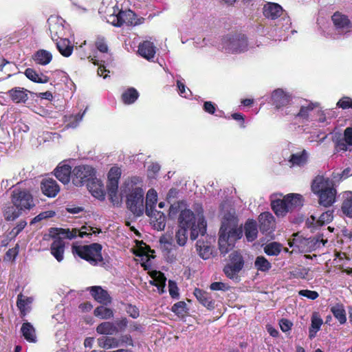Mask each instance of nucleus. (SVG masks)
Instances as JSON below:
<instances>
[{
	"instance_id": "f257e3e1",
	"label": "nucleus",
	"mask_w": 352,
	"mask_h": 352,
	"mask_svg": "<svg viewBox=\"0 0 352 352\" xmlns=\"http://www.w3.org/2000/svg\"><path fill=\"white\" fill-rule=\"evenodd\" d=\"M121 195L126 197L127 208L136 217H141L144 212V192L143 179L133 176L125 180L121 187Z\"/></svg>"
},
{
	"instance_id": "f03ea898",
	"label": "nucleus",
	"mask_w": 352,
	"mask_h": 352,
	"mask_svg": "<svg viewBox=\"0 0 352 352\" xmlns=\"http://www.w3.org/2000/svg\"><path fill=\"white\" fill-rule=\"evenodd\" d=\"M219 248L221 254L226 255L234 246L235 242L243 236V229L238 228L234 217H224L219 230Z\"/></svg>"
},
{
	"instance_id": "7ed1b4c3",
	"label": "nucleus",
	"mask_w": 352,
	"mask_h": 352,
	"mask_svg": "<svg viewBox=\"0 0 352 352\" xmlns=\"http://www.w3.org/2000/svg\"><path fill=\"white\" fill-rule=\"evenodd\" d=\"M178 226L190 231V239H197L199 235L204 236L206 232L207 223L203 214V210L195 214L191 210L186 208L181 211L178 217Z\"/></svg>"
},
{
	"instance_id": "20e7f679",
	"label": "nucleus",
	"mask_w": 352,
	"mask_h": 352,
	"mask_svg": "<svg viewBox=\"0 0 352 352\" xmlns=\"http://www.w3.org/2000/svg\"><path fill=\"white\" fill-rule=\"evenodd\" d=\"M311 190L318 197V204L329 207L336 201V189L333 181L322 175L316 176L312 182Z\"/></svg>"
},
{
	"instance_id": "39448f33",
	"label": "nucleus",
	"mask_w": 352,
	"mask_h": 352,
	"mask_svg": "<svg viewBox=\"0 0 352 352\" xmlns=\"http://www.w3.org/2000/svg\"><path fill=\"white\" fill-rule=\"evenodd\" d=\"M331 20L333 26L323 30L322 35L324 37L338 40L350 36L352 32V23L347 16L336 12L332 15Z\"/></svg>"
},
{
	"instance_id": "423d86ee",
	"label": "nucleus",
	"mask_w": 352,
	"mask_h": 352,
	"mask_svg": "<svg viewBox=\"0 0 352 352\" xmlns=\"http://www.w3.org/2000/svg\"><path fill=\"white\" fill-rule=\"evenodd\" d=\"M56 231H58V237L54 236V239L51 244L50 251L51 254L58 262H61L64 258L65 245L63 239H72L76 238L77 236L80 238H84L92 234L87 231L78 230L77 229L69 230V229L60 228L59 230L56 229Z\"/></svg>"
},
{
	"instance_id": "0eeeda50",
	"label": "nucleus",
	"mask_w": 352,
	"mask_h": 352,
	"mask_svg": "<svg viewBox=\"0 0 352 352\" xmlns=\"http://www.w3.org/2000/svg\"><path fill=\"white\" fill-rule=\"evenodd\" d=\"M273 104L282 115H289L295 113L294 104L297 100L290 94L282 89H277L272 93Z\"/></svg>"
},
{
	"instance_id": "6e6552de",
	"label": "nucleus",
	"mask_w": 352,
	"mask_h": 352,
	"mask_svg": "<svg viewBox=\"0 0 352 352\" xmlns=\"http://www.w3.org/2000/svg\"><path fill=\"white\" fill-rule=\"evenodd\" d=\"M221 47L226 53H243L248 50V38L243 34L227 35L222 38Z\"/></svg>"
},
{
	"instance_id": "1a4fd4ad",
	"label": "nucleus",
	"mask_w": 352,
	"mask_h": 352,
	"mask_svg": "<svg viewBox=\"0 0 352 352\" xmlns=\"http://www.w3.org/2000/svg\"><path fill=\"white\" fill-rule=\"evenodd\" d=\"M294 107L295 113L290 114L294 116V119L302 123L314 120V116L318 107L316 104L305 100L297 99Z\"/></svg>"
},
{
	"instance_id": "9d476101",
	"label": "nucleus",
	"mask_w": 352,
	"mask_h": 352,
	"mask_svg": "<svg viewBox=\"0 0 352 352\" xmlns=\"http://www.w3.org/2000/svg\"><path fill=\"white\" fill-rule=\"evenodd\" d=\"M74 251L78 256L93 265H96L103 261L101 254L102 245L99 243L78 246L74 248Z\"/></svg>"
},
{
	"instance_id": "9b49d317",
	"label": "nucleus",
	"mask_w": 352,
	"mask_h": 352,
	"mask_svg": "<svg viewBox=\"0 0 352 352\" xmlns=\"http://www.w3.org/2000/svg\"><path fill=\"white\" fill-rule=\"evenodd\" d=\"M113 10L112 13L107 15V21L114 26L121 27L126 25H135L138 24V19L135 14L131 10H119L118 8Z\"/></svg>"
},
{
	"instance_id": "f8f14e48",
	"label": "nucleus",
	"mask_w": 352,
	"mask_h": 352,
	"mask_svg": "<svg viewBox=\"0 0 352 352\" xmlns=\"http://www.w3.org/2000/svg\"><path fill=\"white\" fill-rule=\"evenodd\" d=\"M331 134L336 151H352V127H347L343 133L333 131Z\"/></svg>"
},
{
	"instance_id": "ddd939ff",
	"label": "nucleus",
	"mask_w": 352,
	"mask_h": 352,
	"mask_svg": "<svg viewBox=\"0 0 352 352\" xmlns=\"http://www.w3.org/2000/svg\"><path fill=\"white\" fill-rule=\"evenodd\" d=\"M94 176H95V170L91 166H76L72 171V183L76 186H82L87 185Z\"/></svg>"
},
{
	"instance_id": "4468645a",
	"label": "nucleus",
	"mask_w": 352,
	"mask_h": 352,
	"mask_svg": "<svg viewBox=\"0 0 352 352\" xmlns=\"http://www.w3.org/2000/svg\"><path fill=\"white\" fill-rule=\"evenodd\" d=\"M243 265L244 260L242 255L239 252L234 251L230 254V263L224 267L223 272L228 278L234 279L237 277Z\"/></svg>"
},
{
	"instance_id": "2eb2a0df",
	"label": "nucleus",
	"mask_w": 352,
	"mask_h": 352,
	"mask_svg": "<svg viewBox=\"0 0 352 352\" xmlns=\"http://www.w3.org/2000/svg\"><path fill=\"white\" fill-rule=\"evenodd\" d=\"M12 202L21 211L26 209L30 210L34 206L32 195L26 190H14L12 192Z\"/></svg>"
},
{
	"instance_id": "dca6fc26",
	"label": "nucleus",
	"mask_w": 352,
	"mask_h": 352,
	"mask_svg": "<svg viewBox=\"0 0 352 352\" xmlns=\"http://www.w3.org/2000/svg\"><path fill=\"white\" fill-rule=\"evenodd\" d=\"M333 219V210H328L323 212L318 219L314 215H311L305 221V226L314 232L324 225L329 223Z\"/></svg>"
},
{
	"instance_id": "f3484780",
	"label": "nucleus",
	"mask_w": 352,
	"mask_h": 352,
	"mask_svg": "<svg viewBox=\"0 0 352 352\" xmlns=\"http://www.w3.org/2000/svg\"><path fill=\"white\" fill-rule=\"evenodd\" d=\"M65 21L60 17L51 16L48 19L49 28L52 41L58 40L66 36Z\"/></svg>"
},
{
	"instance_id": "a211bd4d",
	"label": "nucleus",
	"mask_w": 352,
	"mask_h": 352,
	"mask_svg": "<svg viewBox=\"0 0 352 352\" xmlns=\"http://www.w3.org/2000/svg\"><path fill=\"white\" fill-rule=\"evenodd\" d=\"M160 243L164 255L168 263H174L177 259L178 248L173 243V239L164 236L160 238Z\"/></svg>"
},
{
	"instance_id": "6ab92c4d",
	"label": "nucleus",
	"mask_w": 352,
	"mask_h": 352,
	"mask_svg": "<svg viewBox=\"0 0 352 352\" xmlns=\"http://www.w3.org/2000/svg\"><path fill=\"white\" fill-rule=\"evenodd\" d=\"M122 172L119 167L113 166L111 168L108 173L107 190L109 196L112 199L116 196L118 189V183Z\"/></svg>"
},
{
	"instance_id": "aec40b11",
	"label": "nucleus",
	"mask_w": 352,
	"mask_h": 352,
	"mask_svg": "<svg viewBox=\"0 0 352 352\" xmlns=\"http://www.w3.org/2000/svg\"><path fill=\"white\" fill-rule=\"evenodd\" d=\"M309 153L305 149L292 153L288 160L290 168H303L309 161Z\"/></svg>"
},
{
	"instance_id": "412c9836",
	"label": "nucleus",
	"mask_w": 352,
	"mask_h": 352,
	"mask_svg": "<svg viewBox=\"0 0 352 352\" xmlns=\"http://www.w3.org/2000/svg\"><path fill=\"white\" fill-rule=\"evenodd\" d=\"M259 228L262 233L269 234L275 228V219L274 216L269 212L261 213L258 217Z\"/></svg>"
},
{
	"instance_id": "4be33fe9",
	"label": "nucleus",
	"mask_w": 352,
	"mask_h": 352,
	"mask_svg": "<svg viewBox=\"0 0 352 352\" xmlns=\"http://www.w3.org/2000/svg\"><path fill=\"white\" fill-rule=\"evenodd\" d=\"M91 295L99 303L107 306L111 303L112 298L107 290L100 286H92L89 288Z\"/></svg>"
},
{
	"instance_id": "5701e85b",
	"label": "nucleus",
	"mask_w": 352,
	"mask_h": 352,
	"mask_svg": "<svg viewBox=\"0 0 352 352\" xmlns=\"http://www.w3.org/2000/svg\"><path fill=\"white\" fill-rule=\"evenodd\" d=\"M41 188L43 193L48 197H54L60 191V187L56 181L47 177L43 179Z\"/></svg>"
},
{
	"instance_id": "b1692460",
	"label": "nucleus",
	"mask_w": 352,
	"mask_h": 352,
	"mask_svg": "<svg viewBox=\"0 0 352 352\" xmlns=\"http://www.w3.org/2000/svg\"><path fill=\"white\" fill-rule=\"evenodd\" d=\"M88 190L96 198L102 200L104 199L105 192L104 186L100 179L95 176L86 185Z\"/></svg>"
},
{
	"instance_id": "393cba45",
	"label": "nucleus",
	"mask_w": 352,
	"mask_h": 352,
	"mask_svg": "<svg viewBox=\"0 0 352 352\" xmlns=\"http://www.w3.org/2000/svg\"><path fill=\"white\" fill-rule=\"evenodd\" d=\"M138 53L145 59L151 60L155 57L156 47L152 42L144 41L140 43L138 46Z\"/></svg>"
},
{
	"instance_id": "a878e982",
	"label": "nucleus",
	"mask_w": 352,
	"mask_h": 352,
	"mask_svg": "<svg viewBox=\"0 0 352 352\" xmlns=\"http://www.w3.org/2000/svg\"><path fill=\"white\" fill-rule=\"evenodd\" d=\"M264 16L272 20H275L283 14V8L275 3H267L263 7Z\"/></svg>"
},
{
	"instance_id": "bb28decb",
	"label": "nucleus",
	"mask_w": 352,
	"mask_h": 352,
	"mask_svg": "<svg viewBox=\"0 0 352 352\" xmlns=\"http://www.w3.org/2000/svg\"><path fill=\"white\" fill-rule=\"evenodd\" d=\"M108 57L104 56V54H102V56L100 57L99 55L94 56V58H91L93 63L95 65H99L98 69V74L100 76H103L104 78H106L108 76V74L109 71L106 69V65H108L112 61V58H110V60L107 62Z\"/></svg>"
},
{
	"instance_id": "cd10ccee",
	"label": "nucleus",
	"mask_w": 352,
	"mask_h": 352,
	"mask_svg": "<svg viewBox=\"0 0 352 352\" xmlns=\"http://www.w3.org/2000/svg\"><path fill=\"white\" fill-rule=\"evenodd\" d=\"M157 201V192L151 188L148 190L146 196V203L144 205V211L147 216H151L155 211V204Z\"/></svg>"
},
{
	"instance_id": "c85d7f7f",
	"label": "nucleus",
	"mask_w": 352,
	"mask_h": 352,
	"mask_svg": "<svg viewBox=\"0 0 352 352\" xmlns=\"http://www.w3.org/2000/svg\"><path fill=\"white\" fill-rule=\"evenodd\" d=\"M72 168L67 164L58 166L54 170L56 177L64 184L69 182L72 177Z\"/></svg>"
},
{
	"instance_id": "c756f323",
	"label": "nucleus",
	"mask_w": 352,
	"mask_h": 352,
	"mask_svg": "<svg viewBox=\"0 0 352 352\" xmlns=\"http://www.w3.org/2000/svg\"><path fill=\"white\" fill-rule=\"evenodd\" d=\"M28 93L30 91L21 87H14L8 91V94L16 103L25 102L28 99Z\"/></svg>"
},
{
	"instance_id": "7c9ffc66",
	"label": "nucleus",
	"mask_w": 352,
	"mask_h": 352,
	"mask_svg": "<svg viewBox=\"0 0 352 352\" xmlns=\"http://www.w3.org/2000/svg\"><path fill=\"white\" fill-rule=\"evenodd\" d=\"M54 41L56 43L57 50L63 56H71L73 52V45L68 38L63 37Z\"/></svg>"
},
{
	"instance_id": "2f4dec72",
	"label": "nucleus",
	"mask_w": 352,
	"mask_h": 352,
	"mask_svg": "<svg viewBox=\"0 0 352 352\" xmlns=\"http://www.w3.org/2000/svg\"><path fill=\"white\" fill-rule=\"evenodd\" d=\"M21 332L28 342L32 343L36 342V330L30 322H23L21 328Z\"/></svg>"
},
{
	"instance_id": "473e14b6",
	"label": "nucleus",
	"mask_w": 352,
	"mask_h": 352,
	"mask_svg": "<svg viewBox=\"0 0 352 352\" xmlns=\"http://www.w3.org/2000/svg\"><path fill=\"white\" fill-rule=\"evenodd\" d=\"M287 204L285 198L274 200L271 204L273 211L278 217H283L289 211Z\"/></svg>"
},
{
	"instance_id": "72a5a7b5",
	"label": "nucleus",
	"mask_w": 352,
	"mask_h": 352,
	"mask_svg": "<svg viewBox=\"0 0 352 352\" xmlns=\"http://www.w3.org/2000/svg\"><path fill=\"white\" fill-rule=\"evenodd\" d=\"M311 326L309 329V338L311 340L316 336L317 332L320 329L323 321L319 314L313 313L311 318Z\"/></svg>"
},
{
	"instance_id": "f704fd0d",
	"label": "nucleus",
	"mask_w": 352,
	"mask_h": 352,
	"mask_svg": "<svg viewBox=\"0 0 352 352\" xmlns=\"http://www.w3.org/2000/svg\"><path fill=\"white\" fill-rule=\"evenodd\" d=\"M194 294L199 302L204 307L212 309L214 307V302L212 301L210 294L200 289L196 288Z\"/></svg>"
},
{
	"instance_id": "c9c22d12",
	"label": "nucleus",
	"mask_w": 352,
	"mask_h": 352,
	"mask_svg": "<svg viewBox=\"0 0 352 352\" xmlns=\"http://www.w3.org/2000/svg\"><path fill=\"white\" fill-rule=\"evenodd\" d=\"M245 235L250 242L254 241L257 237L258 229L256 222L254 220H248L244 226Z\"/></svg>"
},
{
	"instance_id": "e433bc0d",
	"label": "nucleus",
	"mask_w": 352,
	"mask_h": 352,
	"mask_svg": "<svg viewBox=\"0 0 352 352\" xmlns=\"http://www.w3.org/2000/svg\"><path fill=\"white\" fill-rule=\"evenodd\" d=\"M32 302L33 298L32 297L24 296L22 294L18 295L16 305L21 315L25 316L29 312Z\"/></svg>"
},
{
	"instance_id": "4c0bfd02",
	"label": "nucleus",
	"mask_w": 352,
	"mask_h": 352,
	"mask_svg": "<svg viewBox=\"0 0 352 352\" xmlns=\"http://www.w3.org/2000/svg\"><path fill=\"white\" fill-rule=\"evenodd\" d=\"M34 60L39 65H46L49 64L52 59V54L45 50H38L33 55Z\"/></svg>"
},
{
	"instance_id": "58836bf2",
	"label": "nucleus",
	"mask_w": 352,
	"mask_h": 352,
	"mask_svg": "<svg viewBox=\"0 0 352 352\" xmlns=\"http://www.w3.org/2000/svg\"><path fill=\"white\" fill-rule=\"evenodd\" d=\"M151 218L153 223V227L157 230H163L166 226V216L165 214L160 211L153 212V214L151 216H148Z\"/></svg>"
},
{
	"instance_id": "ea45409f",
	"label": "nucleus",
	"mask_w": 352,
	"mask_h": 352,
	"mask_svg": "<svg viewBox=\"0 0 352 352\" xmlns=\"http://www.w3.org/2000/svg\"><path fill=\"white\" fill-rule=\"evenodd\" d=\"M96 331L102 335H114L118 332V328L113 322H104L97 327Z\"/></svg>"
},
{
	"instance_id": "a19ab883",
	"label": "nucleus",
	"mask_w": 352,
	"mask_h": 352,
	"mask_svg": "<svg viewBox=\"0 0 352 352\" xmlns=\"http://www.w3.org/2000/svg\"><path fill=\"white\" fill-rule=\"evenodd\" d=\"M24 74L28 79L35 82L46 83L49 81V78L47 76L38 74L32 68L26 69Z\"/></svg>"
},
{
	"instance_id": "79ce46f5",
	"label": "nucleus",
	"mask_w": 352,
	"mask_h": 352,
	"mask_svg": "<svg viewBox=\"0 0 352 352\" xmlns=\"http://www.w3.org/2000/svg\"><path fill=\"white\" fill-rule=\"evenodd\" d=\"M138 97L139 94L133 87L127 89L122 94V102L126 104H131L134 103L138 100Z\"/></svg>"
},
{
	"instance_id": "37998d69",
	"label": "nucleus",
	"mask_w": 352,
	"mask_h": 352,
	"mask_svg": "<svg viewBox=\"0 0 352 352\" xmlns=\"http://www.w3.org/2000/svg\"><path fill=\"white\" fill-rule=\"evenodd\" d=\"M309 243V239H305L300 236L298 234L294 235L292 241H289L288 244L290 248H296L300 252L306 251L305 245Z\"/></svg>"
},
{
	"instance_id": "c03bdc74",
	"label": "nucleus",
	"mask_w": 352,
	"mask_h": 352,
	"mask_svg": "<svg viewBox=\"0 0 352 352\" xmlns=\"http://www.w3.org/2000/svg\"><path fill=\"white\" fill-rule=\"evenodd\" d=\"M331 311L333 316L340 324H344L346 321V311L344 306L341 304H336L331 307Z\"/></svg>"
},
{
	"instance_id": "a18cd8bd",
	"label": "nucleus",
	"mask_w": 352,
	"mask_h": 352,
	"mask_svg": "<svg viewBox=\"0 0 352 352\" xmlns=\"http://www.w3.org/2000/svg\"><path fill=\"white\" fill-rule=\"evenodd\" d=\"M285 199L289 210L302 206V197L299 194H289Z\"/></svg>"
},
{
	"instance_id": "49530a36",
	"label": "nucleus",
	"mask_w": 352,
	"mask_h": 352,
	"mask_svg": "<svg viewBox=\"0 0 352 352\" xmlns=\"http://www.w3.org/2000/svg\"><path fill=\"white\" fill-rule=\"evenodd\" d=\"M21 214V210L15 205L7 206L3 212V216L7 221H14Z\"/></svg>"
},
{
	"instance_id": "de8ad7c7",
	"label": "nucleus",
	"mask_w": 352,
	"mask_h": 352,
	"mask_svg": "<svg viewBox=\"0 0 352 352\" xmlns=\"http://www.w3.org/2000/svg\"><path fill=\"white\" fill-rule=\"evenodd\" d=\"M342 211L346 217L352 218V192H346Z\"/></svg>"
},
{
	"instance_id": "09e8293b",
	"label": "nucleus",
	"mask_w": 352,
	"mask_h": 352,
	"mask_svg": "<svg viewBox=\"0 0 352 352\" xmlns=\"http://www.w3.org/2000/svg\"><path fill=\"white\" fill-rule=\"evenodd\" d=\"M100 346L105 349L117 348L120 345V341L113 337H103L99 339Z\"/></svg>"
},
{
	"instance_id": "8fccbe9b",
	"label": "nucleus",
	"mask_w": 352,
	"mask_h": 352,
	"mask_svg": "<svg viewBox=\"0 0 352 352\" xmlns=\"http://www.w3.org/2000/svg\"><path fill=\"white\" fill-rule=\"evenodd\" d=\"M197 250L199 256L204 260L208 259L212 254V248L208 245H205L204 242L197 241L196 244Z\"/></svg>"
},
{
	"instance_id": "3c124183",
	"label": "nucleus",
	"mask_w": 352,
	"mask_h": 352,
	"mask_svg": "<svg viewBox=\"0 0 352 352\" xmlns=\"http://www.w3.org/2000/svg\"><path fill=\"white\" fill-rule=\"evenodd\" d=\"M94 315L101 319H109L113 317V312L111 309L103 305L95 309Z\"/></svg>"
},
{
	"instance_id": "603ef678",
	"label": "nucleus",
	"mask_w": 352,
	"mask_h": 352,
	"mask_svg": "<svg viewBox=\"0 0 352 352\" xmlns=\"http://www.w3.org/2000/svg\"><path fill=\"white\" fill-rule=\"evenodd\" d=\"M188 230L184 228L178 226V229L175 234V240L179 246H184L188 239Z\"/></svg>"
},
{
	"instance_id": "864d4df0",
	"label": "nucleus",
	"mask_w": 352,
	"mask_h": 352,
	"mask_svg": "<svg viewBox=\"0 0 352 352\" xmlns=\"http://www.w3.org/2000/svg\"><path fill=\"white\" fill-rule=\"evenodd\" d=\"M254 265L258 271L267 272L271 267V263L263 256L256 258Z\"/></svg>"
},
{
	"instance_id": "5fc2aeb1",
	"label": "nucleus",
	"mask_w": 352,
	"mask_h": 352,
	"mask_svg": "<svg viewBox=\"0 0 352 352\" xmlns=\"http://www.w3.org/2000/svg\"><path fill=\"white\" fill-rule=\"evenodd\" d=\"M264 252L270 256H277L281 252V245L276 242L270 243L265 247Z\"/></svg>"
},
{
	"instance_id": "6e6d98bb",
	"label": "nucleus",
	"mask_w": 352,
	"mask_h": 352,
	"mask_svg": "<svg viewBox=\"0 0 352 352\" xmlns=\"http://www.w3.org/2000/svg\"><path fill=\"white\" fill-rule=\"evenodd\" d=\"M186 209V203L185 201H179L171 204L169 208V216L175 217L177 213L181 212L183 210Z\"/></svg>"
},
{
	"instance_id": "4d7b16f0",
	"label": "nucleus",
	"mask_w": 352,
	"mask_h": 352,
	"mask_svg": "<svg viewBox=\"0 0 352 352\" xmlns=\"http://www.w3.org/2000/svg\"><path fill=\"white\" fill-rule=\"evenodd\" d=\"M166 282V278L164 276L163 274L161 273L156 279L151 280L150 283L157 288V290L160 294H163L164 292Z\"/></svg>"
},
{
	"instance_id": "13d9d810",
	"label": "nucleus",
	"mask_w": 352,
	"mask_h": 352,
	"mask_svg": "<svg viewBox=\"0 0 352 352\" xmlns=\"http://www.w3.org/2000/svg\"><path fill=\"white\" fill-rule=\"evenodd\" d=\"M171 311L178 316H183L187 313V305L184 301H179L173 305Z\"/></svg>"
},
{
	"instance_id": "bf43d9fd",
	"label": "nucleus",
	"mask_w": 352,
	"mask_h": 352,
	"mask_svg": "<svg viewBox=\"0 0 352 352\" xmlns=\"http://www.w3.org/2000/svg\"><path fill=\"white\" fill-rule=\"evenodd\" d=\"M312 122H318L320 126H324L330 123V122L327 120V113H325L324 111L318 109V108H316V114L314 116V120Z\"/></svg>"
},
{
	"instance_id": "052dcab7",
	"label": "nucleus",
	"mask_w": 352,
	"mask_h": 352,
	"mask_svg": "<svg viewBox=\"0 0 352 352\" xmlns=\"http://www.w3.org/2000/svg\"><path fill=\"white\" fill-rule=\"evenodd\" d=\"M292 22L289 16H282L276 23L277 28L283 31L288 30L291 28Z\"/></svg>"
},
{
	"instance_id": "680f3d73",
	"label": "nucleus",
	"mask_w": 352,
	"mask_h": 352,
	"mask_svg": "<svg viewBox=\"0 0 352 352\" xmlns=\"http://www.w3.org/2000/svg\"><path fill=\"white\" fill-rule=\"evenodd\" d=\"M87 109L82 113L76 114L70 118V120L67 123V126L69 128H76L78 126L79 123L82 121V118L86 112Z\"/></svg>"
},
{
	"instance_id": "e2e57ef3",
	"label": "nucleus",
	"mask_w": 352,
	"mask_h": 352,
	"mask_svg": "<svg viewBox=\"0 0 352 352\" xmlns=\"http://www.w3.org/2000/svg\"><path fill=\"white\" fill-rule=\"evenodd\" d=\"M96 45L97 50L101 54H104V56L108 57L107 62L109 61V60H110L111 54L109 53V52H108L107 45L102 40H98L96 41Z\"/></svg>"
},
{
	"instance_id": "0e129e2a",
	"label": "nucleus",
	"mask_w": 352,
	"mask_h": 352,
	"mask_svg": "<svg viewBox=\"0 0 352 352\" xmlns=\"http://www.w3.org/2000/svg\"><path fill=\"white\" fill-rule=\"evenodd\" d=\"M298 294L301 296L305 297L310 300L316 299L319 294L316 291H311L309 289H302L298 292Z\"/></svg>"
},
{
	"instance_id": "69168bd1",
	"label": "nucleus",
	"mask_w": 352,
	"mask_h": 352,
	"mask_svg": "<svg viewBox=\"0 0 352 352\" xmlns=\"http://www.w3.org/2000/svg\"><path fill=\"white\" fill-rule=\"evenodd\" d=\"M168 291L170 296L173 298H178L179 296V292H178V287L177 286V284L173 280H169L168 281Z\"/></svg>"
},
{
	"instance_id": "338daca9",
	"label": "nucleus",
	"mask_w": 352,
	"mask_h": 352,
	"mask_svg": "<svg viewBox=\"0 0 352 352\" xmlns=\"http://www.w3.org/2000/svg\"><path fill=\"white\" fill-rule=\"evenodd\" d=\"M177 86L179 90V94L182 97L188 98L189 96L188 93H191L189 89H186L184 82L181 80H177Z\"/></svg>"
},
{
	"instance_id": "774afa93",
	"label": "nucleus",
	"mask_w": 352,
	"mask_h": 352,
	"mask_svg": "<svg viewBox=\"0 0 352 352\" xmlns=\"http://www.w3.org/2000/svg\"><path fill=\"white\" fill-rule=\"evenodd\" d=\"M337 106L343 109L352 108V100L349 97H343L337 102Z\"/></svg>"
}]
</instances>
